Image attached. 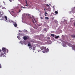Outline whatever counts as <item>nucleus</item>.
I'll return each mask as SVG.
<instances>
[{
    "mask_svg": "<svg viewBox=\"0 0 75 75\" xmlns=\"http://www.w3.org/2000/svg\"><path fill=\"white\" fill-rule=\"evenodd\" d=\"M2 50L0 49V57H6V54L8 52V50L4 47H2Z\"/></svg>",
    "mask_w": 75,
    "mask_h": 75,
    "instance_id": "1",
    "label": "nucleus"
},
{
    "mask_svg": "<svg viewBox=\"0 0 75 75\" xmlns=\"http://www.w3.org/2000/svg\"><path fill=\"white\" fill-rule=\"evenodd\" d=\"M0 18L2 17V18L1 19V20H4V16H3V15H4V13L3 11H0Z\"/></svg>",
    "mask_w": 75,
    "mask_h": 75,
    "instance_id": "2",
    "label": "nucleus"
},
{
    "mask_svg": "<svg viewBox=\"0 0 75 75\" xmlns=\"http://www.w3.org/2000/svg\"><path fill=\"white\" fill-rule=\"evenodd\" d=\"M4 20L6 21V22H7V23H11V21L9 19H7V16H4Z\"/></svg>",
    "mask_w": 75,
    "mask_h": 75,
    "instance_id": "3",
    "label": "nucleus"
},
{
    "mask_svg": "<svg viewBox=\"0 0 75 75\" xmlns=\"http://www.w3.org/2000/svg\"><path fill=\"white\" fill-rule=\"evenodd\" d=\"M49 51V49L48 48H47V49H45V51H42V52L43 53H45V52H48Z\"/></svg>",
    "mask_w": 75,
    "mask_h": 75,
    "instance_id": "4",
    "label": "nucleus"
},
{
    "mask_svg": "<svg viewBox=\"0 0 75 75\" xmlns=\"http://www.w3.org/2000/svg\"><path fill=\"white\" fill-rule=\"evenodd\" d=\"M11 22H12V23H13V25L14 26V27H17V23H16V22H14V21H11Z\"/></svg>",
    "mask_w": 75,
    "mask_h": 75,
    "instance_id": "5",
    "label": "nucleus"
},
{
    "mask_svg": "<svg viewBox=\"0 0 75 75\" xmlns=\"http://www.w3.org/2000/svg\"><path fill=\"white\" fill-rule=\"evenodd\" d=\"M40 49H41V50H43L46 49V47H45L44 46H42L40 47Z\"/></svg>",
    "mask_w": 75,
    "mask_h": 75,
    "instance_id": "6",
    "label": "nucleus"
},
{
    "mask_svg": "<svg viewBox=\"0 0 75 75\" xmlns=\"http://www.w3.org/2000/svg\"><path fill=\"white\" fill-rule=\"evenodd\" d=\"M28 38H27L26 36H24L23 38V39H24V40H27Z\"/></svg>",
    "mask_w": 75,
    "mask_h": 75,
    "instance_id": "7",
    "label": "nucleus"
},
{
    "mask_svg": "<svg viewBox=\"0 0 75 75\" xmlns=\"http://www.w3.org/2000/svg\"><path fill=\"white\" fill-rule=\"evenodd\" d=\"M72 49V50H74V51H75V45H73Z\"/></svg>",
    "mask_w": 75,
    "mask_h": 75,
    "instance_id": "8",
    "label": "nucleus"
},
{
    "mask_svg": "<svg viewBox=\"0 0 75 75\" xmlns=\"http://www.w3.org/2000/svg\"><path fill=\"white\" fill-rule=\"evenodd\" d=\"M71 37H72V38H75V35L74 34V35H71Z\"/></svg>",
    "mask_w": 75,
    "mask_h": 75,
    "instance_id": "9",
    "label": "nucleus"
},
{
    "mask_svg": "<svg viewBox=\"0 0 75 75\" xmlns=\"http://www.w3.org/2000/svg\"><path fill=\"white\" fill-rule=\"evenodd\" d=\"M59 36H56L55 37V38L56 39H57V38H59Z\"/></svg>",
    "mask_w": 75,
    "mask_h": 75,
    "instance_id": "10",
    "label": "nucleus"
},
{
    "mask_svg": "<svg viewBox=\"0 0 75 75\" xmlns=\"http://www.w3.org/2000/svg\"><path fill=\"white\" fill-rule=\"evenodd\" d=\"M45 18L46 20H49V18H48L47 17H45Z\"/></svg>",
    "mask_w": 75,
    "mask_h": 75,
    "instance_id": "11",
    "label": "nucleus"
},
{
    "mask_svg": "<svg viewBox=\"0 0 75 75\" xmlns=\"http://www.w3.org/2000/svg\"><path fill=\"white\" fill-rule=\"evenodd\" d=\"M2 9H5V10H6V8H5V7H2Z\"/></svg>",
    "mask_w": 75,
    "mask_h": 75,
    "instance_id": "12",
    "label": "nucleus"
},
{
    "mask_svg": "<svg viewBox=\"0 0 75 75\" xmlns=\"http://www.w3.org/2000/svg\"><path fill=\"white\" fill-rule=\"evenodd\" d=\"M51 36H52V37H54L55 35L54 34H51Z\"/></svg>",
    "mask_w": 75,
    "mask_h": 75,
    "instance_id": "13",
    "label": "nucleus"
},
{
    "mask_svg": "<svg viewBox=\"0 0 75 75\" xmlns=\"http://www.w3.org/2000/svg\"><path fill=\"white\" fill-rule=\"evenodd\" d=\"M28 47H31V44L30 43H29L28 45Z\"/></svg>",
    "mask_w": 75,
    "mask_h": 75,
    "instance_id": "14",
    "label": "nucleus"
},
{
    "mask_svg": "<svg viewBox=\"0 0 75 75\" xmlns=\"http://www.w3.org/2000/svg\"><path fill=\"white\" fill-rule=\"evenodd\" d=\"M27 5H25V6H28V5L27 4V1H25Z\"/></svg>",
    "mask_w": 75,
    "mask_h": 75,
    "instance_id": "15",
    "label": "nucleus"
},
{
    "mask_svg": "<svg viewBox=\"0 0 75 75\" xmlns=\"http://www.w3.org/2000/svg\"><path fill=\"white\" fill-rule=\"evenodd\" d=\"M34 20L35 23H37V21H35V18H34Z\"/></svg>",
    "mask_w": 75,
    "mask_h": 75,
    "instance_id": "16",
    "label": "nucleus"
},
{
    "mask_svg": "<svg viewBox=\"0 0 75 75\" xmlns=\"http://www.w3.org/2000/svg\"><path fill=\"white\" fill-rule=\"evenodd\" d=\"M55 14H58V12L57 11H55Z\"/></svg>",
    "mask_w": 75,
    "mask_h": 75,
    "instance_id": "17",
    "label": "nucleus"
},
{
    "mask_svg": "<svg viewBox=\"0 0 75 75\" xmlns=\"http://www.w3.org/2000/svg\"><path fill=\"white\" fill-rule=\"evenodd\" d=\"M44 31H46V28H45L44 29Z\"/></svg>",
    "mask_w": 75,
    "mask_h": 75,
    "instance_id": "18",
    "label": "nucleus"
},
{
    "mask_svg": "<svg viewBox=\"0 0 75 75\" xmlns=\"http://www.w3.org/2000/svg\"><path fill=\"white\" fill-rule=\"evenodd\" d=\"M22 7L23 8H27L24 7V6H22Z\"/></svg>",
    "mask_w": 75,
    "mask_h": 75,
    "instance_id": "19",
    "label": "nucleus"
},
{
    "mask_svg": "<svg viewBox=\"0 0 75 75\" xmlns=\"http://www.w3.org/2000/svg\"><path fill=\"white\" fill-rule=\"evenodd\" d=\"M46 14H48V13H47L46 12L45 13V15H46Z\"/></svg>",
    "mask_w": 75,
    "mask_h": 75,
    "instance_id": "20",
    "label": "nucleus"
},
{
    "mask_svg": "<svg viewBox=\"0 0 75 75\" xmlns=\"http://www.w3.org/2000/svg\"><path fill=\"white\" fill-rule=\"evenodd\" d=\"M33 21H32V22L33 23H35V22H34V20H32Z\"/></svg>",
    "mask_w": 75,
    "mask_h": 75,
    "instance_id": "21",
    "label": "nucleus"
},
{
    "mask_svg": "<svg viewBox=\"0 0 75 75\" xmlns=\"http://www.w3.org/2000/svg\"><path fill=\"white\" fill-rule=\"evenodd\" d=\"M0 68H1V65L0 64Z\"/></svg>",
    "mask_w": 75,
    "mask_h": 75,
    "instance_id": "22",
    "label": "nucleus"
},
{
    "mask_svg": "<svg viewBox=\"0 0 75 75\" xmlns=\"http://www.w3.org/2000/svg\"><path fill=\"white\" fill-rule=\"evenodd\" d=\"M47 39H48V40H50V37H48V38H47Z\"/></svg>",
    "mask_w": 75,
    "mask_h": 75,
    "instance_id": "23",
    "label": "nucleus"
},
{
    "mask_svg": "<svg viewBox=\"0 0 75 75\" xmlns=\"http://www.w3.org/2000/svg\"><path fill=\"white\" fill-rule=\"evenodd\" d=\"M40 51H41L40 50H38V52H40Z\"/></svg>",
    "mask_w": 75,
    "mask_h": 75,
    "instance_id": "24",
    "label": "nucleus"
},
{
    "mask_svg": "<svg viewBox=\"0 0 75 75\" xmlns=\"http://www.w3.org/2000/svg\"><path fill=\"white\" fill-rule=\"evenodd\" d=\"M12 0H10L9 1L10 2H11L12 1Z\"/></svg>",
    "mask_w": 75,
    "mask_h": 75,
    "instance_id": "25",
    "label": "nucleus"
},
{
    "mask_svg": "<svg viewBox=\"0 0 75 75\" xmlns=\"http://www.w3.org/2000/svg\"><path fill=\"white\" fill-rule=\"evenodd\" d=\"M28 16H30V14H28Z\"/></svg>",
    "mask_w": 75,
    "mask_h": 75,
    "instance_id": "26",
    "label": "nucleus"
},
{
    "mask_svg": "<svg viewBox=\"0 0 75 75\" xmlns=\"http://www.w3.org/2000/svg\"><path fill=\"white\" fill-rule=\"evenodd\" d=\"M25 32H28V31H27V30H25Z\"/></svg>",
    "mask_w": 75,
    "mask_h": 75,
    "instance_id": "27",
    "label": "nucleus"
},
{
    "mask_svg": "<svg viewBox=\"0 0 75 75\" xmlns=\"http://www.w3.org/2000/svg\"><path fill=\"white\" fill-rule=\"evenodd\" d=\"M19 32H20V33H21V31H20V30H19Z\"/></svg>",
    "mask_w": 75,
    "mask_h": 75,
    "instance_id": "28",
    "label": "nucleus"
},
{
    "mask_svg": "<svg viewBox=\"0 0 75 75\" xmlns=\"http://www.w3.org/2000/svg\"><path fill=\"white\" fill-rule=\"evenodd\" d=\"M41 19H43V18H42V17H41Z\"/></svg>",
    "mask_w": 75,
    "mask_h": 75,
    "instance_id": "29",
    "label": "nucleus"
},
{
    "mask_svg": "<svg viewBox=\"0 0 75 75\" xmlns=\"http://www.w3.org/2000/svg\"><path fill=\"white\" fill-rule=\"evenodd\" d=\"M47 6H49V5H48V4H47Z\"/></svg>",
    "mask_w": 75,
    "mask_h": 75,
    "instance_id": "30",
    "label": "nucleus"
},
{
    "mask_svg": "<svg viewBox=\"0 0 75 75\" xmlns=\"http://www.w3.org/2000/svg\"><path fill=\"white\" fill-rule=\"evenodd\" d=\"M69 13H71V12H69Z\"/></svg>",
    "mask_w": 75,
    "mask_h": 75,
    "instance_id": "31",
    "label": "nucleus"
},
{
    "mask_svg": "<svg viewBox=\"0 0 75 75\" xmlns=\"http://www.w3.org/2000/svg\"><path fill=\"white\" fill-rule=\"evenodd\" d=\"M19 11H21V10H20Z\"/></svg>",
    "mask_w": 75,
    "mask_h": 75,
    "instance_id": "32",
    "label": "nucleus"
},
{
    "mask_svg": "<svg viewBox=\"0 0 75 75\" xmlns=\"http://www.w3.org/2000/svg\"><path fill=\"white\" fill-rule=\"evenodd\" d=\"M74 26H75V23H74Z\"/></svg>",
    "mask_w": 75,
    "mask_h": 75,
    "instance_id": "33",
    "label": "nucleus"
},
{
    "mask_svg": "<svg viewBox=\"0 0 75 75\" xmlns=\"http://www.w3.org/2000/svg\"><path fill=\"white\" fill-rule=\"evenodd\" d=\"M45 16H47V15H45Z\"/></svg>",
    "mask_w": 75,
    "mask_h": 75,
    "instance_id": "34",
    "label": "nucleus"
},
{
    "mask_svg": "<svg viewBox=\"0 0 75 75\" xmlns=\"http://www.w3.org/2000/svg\"><path fill=\"white\" fill-rule=\"evenodd\" d=\"M45 1H46V0H45Z\"/></svg>",
    "mask_w": 75,
    "mask_h": 75,
    "instance_id": "35",
    "label": "nucleus"
},
{
    "mask_svg": "<svg viewBox=\"0 0 75 75\" xmlns=\"http://www.w3.org/2000/svg\"><path fill=\"white\" fill-rule=\"evenodd\" d=\"M44 10H45V9H44Z\"/></svg>",
    "mask_w": 75,
    "mask_h": 75,
    "instance_id": "36",
    "label": "nucleus"
}]
</instances>
